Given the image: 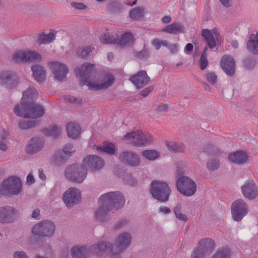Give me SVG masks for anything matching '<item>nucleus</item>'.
Here are the masks:
<instances>
[{"mask_svg":"<svg viewBox=\"0 0 258 258\" xmlns=\"http://www.w3.org/2000/svg\"><path fill=\"white\" fill-rule=\"evenodd\" d=\"M0 80L2 85L11 88L15 85V76L11 71H3L0 74Z\"/></svg>","mask_w":258,"mask_h":258,"instance_id":"obj_25","label":"nucleus"},{"mask_svg":"<svg viewBox=\"0 0 258 258\" xmlns=\"http://www.w3.org/2000/svg\"><path fill=\"white\" fill-rule=\"evenodd\" d=\"M241 189L243 196L249 200L254 199L258 195L257 186L253 180H246Z\"/></svg>","mask_w":258,"mask_h":258,"instance_id":"obj_15","label":"nucleus"},{"mask_svg":"<svg viewBox=\"0 0 258 258\" xmlns=\"http://www.w3.org/2000/svg\"><path fill=\"white\" fill-rule=\"evenodd\" d=\"M163 31L170 34H177L184 32V26L179 22H175L166 26Z\"/></svg>","mask_w":258,"mask_h":258,"instance_id":"obj_31","label":"nucleus"},{"mask_svg":"<svg viewBox=\"0 0 258 258\" xmlns=\"http://www.w3.org/2000/svg\"><path fill=\"white\" fill-rule=\"evenodd\" d=\"M228 159L233 163L242 164L247 161V155L243 151H237L229 154Z\"/></svg>","mask_w":258,"mask_h":258,"instance_id":"obj_29","label":"nucleus"},{"mask_svg":"<svg viewBox=\"0 0 258 258\" xmlns=\"http://www.w3.org/2000/svg\"><path fill=\"white\" fill-rule=\"evenodd\" d=\"M89 247L90 253L96 254L98 256H103L110 252L113 245L109 242L101 241Z\"/></svg>","mask_w":258,"mask_h":258,"instance_id":"obj_14","label":"nucleus"},{"mask_svg":"<svg viewBox=\"0 0 258 258\" xmlns=\"http://www.w3.org/2000/svg\"><path fill=\"white\" fill-rule=\"evenodd\" d=\"M134 37L131 32H126L123 34L120 38H117V44L121 45H125L133 41Z\"/></svg>","mask_w":258,"mask_h":258,"instance_id":"obj_37","label":"nucleus"},{"mask_svg":"<svg viewBox=\"0 0 258 258\" xmlns=\"http://www.w3.org/2000/svg\"><path fill=\"white\" fill-rule=\"evenodd\" d=\"M246 48L252 53L258 54V40L256 38H253L252 35L247 42Z\"/></svg>","mask_w":258,"mask_h":258,"instance_id":"obj_35","label":"nucleus"},{"mask_svg":"<svg viewBox=\"0 0 258 258\" xmlns=\"http://www.w3.org/2000/svg\"><path fill=\"white\" fill-rule=\"evenodd\" d=\"M55 226L53 222L42 220L35 224L32 228V233L37 241L51 237L54 234Z\"/></svg>","mask_w":258,"mask_h":258,"instance_id":"obj_3","label":"nucleus"},{"mask_svg":"<svg viewBox=\"0 0 258 258\" xmlns=\"http://www.w3.org/2000/svg\"><path fill=\"white\" fill-rule=\"evenodd\" d=\"M43 145V141L41 138H32L26 147V151L29 154H35L42 150Z\"/></svg>","mask_w":258,"mask_h":258,"instance_id":"obj_22","label":"nucleus"},{"mask_svg":"<svg viewBox=\"0 0 258 258\" xmlns=\"http://www.w3.org/2000/svg\"><path fill=\"white\" fill-rule=\"evenodd\" d=\"M165 47L168 48L172 53H176L178 51V46L176 44H170L167 41Z\"/></svg>","mask_w":258,"mask_h":258,"instance_id":"obj_58","label":"nucleus"},{"mask_svg":"<svg viewBox=\"0 0 258 258\" xmlns=\"http://www.w3.org/2000/svg\"><path fill=\"white\" fill-rule=\"evenodd\" d=\"M62 198L67 207L71 208L81 201V192L76 187H70L63 193Z\"/></svg>","mask_w":258,"mask_h":258,"instance_id":"obj_13","label":"nucleus"},{"mask_svg":"<svg viewBox=\"0 0 258 258\" xmlns=\"http://www.w3.org/2000/svg\"><path fill=\"white\" fill-rule=\"evenodd\" d=\"M130 80L138 88H143L150 82V78L145 71H141L136 75L132 76Z\"/></svg>","mask_w":258,"mask_h":258,"instance_id":"obj_21","label":"nucleus"},{"mask_svg":"<svg viewBox=\"0 0 258 258\" xmlns=\"http://www.w3.org/2000/svg\"><path fill=\"white\" fill-rule=\"evenodd\" d=\"M14 258H29L24 251H17L14 254Z\"/></svg>","mask_w":258,"mask_h":258,"instance_id":"obj_61","label":"nucleus"},{"mask_svg":"<svg viewBox=\"0 0 258 258\" xmlns=\"http://www.w3.org/2000/svg\"><path fill=\"white\" fill-rule=\"evenodd\" d=\"M135 54L137 58L143 60H147L150 56L149 50L145 47L141 51H136Z\"/></svg>","mask_w":258,"mask_h":258,"instance_id":"obj_48","label":"nucleus"},{"mask_svg":"<svg viewBox=\"0 0 258 258\" xmlns=\"http://www.w3.org/2000/svg\"><path fill=\"white\" fill-rule=\"evenodd\" d=\"M220 161L217 158L212 159L207 163L208 169L211 171L217 170L220 167Z\"/></svg>","mask_w":258,"mask_h":258,"instance_id":"obj_43","label":"nucleus"},{"mask_svg":"<svg viewBox=\"0 0 258 258\" xmlns=\"http://www.w3.org/2000/svg\"><path fill=\"white\" fill-rule=\"evenodd\" d=\"M31 70L33 76L36 81L41 82L44 80L45 71L42 67L38 65L34 66L32 67Z\"/></svg>","mask_w":258,"mask_h":258,"instance_id":"obj_33","label":"nucleus"},{"mask_svg":"<svg viewBox=\"0 0 258 258\" xmlns=\"http://www.w3.org/2000/svg\"><path fill=\"white\" fill-rule=\"evenodd\" d=\"M206 255L199 248H195L191 254V258H205Z\"/></svg>","mask_w":258,"mask_h":258,"instance_id":"obj_53","label":"nucleus"},{"mask_svg":"<svg viewBox=\"0 0 258 258\" xmlns=\"http://www.w3.org/2000/svg\"><path fill=\"white\" fill-rule=\"evenodd\" d=\"M248 212V206L242 200L234 201L231 205V214L233 219L240 221Z\"/></svg>","mask_w":258,"mask_h":258,"instance_id":"obj_11","label":"nucleus"},{"mask_svg":"<svg viewBox=\"0 0 258 258\" xmlns=\"http://www.w3.org/2000/svg\"><path fill=\"white\" fill-rule=\"evenodd\" d=\"M99 208L96 210L95 217L100 221L105 222L108 220V214L112 210L104 201L99 200Z\"/></svg>","mask_w":258,"mask_h":258,"instance_id":"obj_23","label":"nucleus"},{"mask_svg":"<svg viewBox=\"0 0 258 258\" xmlns=\"http://www.w3.org/2000/svg\"><path fill=\"white\" fill-rule=\"evenodd\" d=\"M100 201H104L110 208L118 210L125 204V197L119 191H110L102 195L100 197Z\"/></svg>","mask_w":258,"mask_h":258,"instance_id":"obj_7","label":"nucleus"},{"mask_svg":"<svg viewBox=\"0 0 258 258\" xmlns=\"http://www.w3.org/2000/svg\"><path fill=\"white\" fill-rule=\"evenodd\" d=\"M42 132L46 136L56 138L60 135L61 128L59 126L53 125L50 127L44 128Z\"/></svg>","mask_w":258,"mask_h":258,"instance_id":"obj_36","label":"nucleus"},{"mask_svg":"<svg viewBox=\"0 0 258 258\" xmlns=\"http://www.w3.org/2000/svg\"><path fill=\"white\" fill-rule=\"evenodd\" d=\"M219 33L217 30L212 31L207 29L203 30L202 36L206 39L209 48H213L216 45V39L218 38Z\"/></svg>","mask_w":258,"mask_h":258,"instance_id":"obj_24","label":"nucleus"},{"mask_svg":"<svg viewBox=\"0 0 258 258\" xmlns=\"http://www.w3.org/2000/svg\"><path fill=\"white\" fill-rule=\"evenodd\" d=\"M144 10L140 7L133 9L130 11V16L132 19H138L143 16Z\"/></svg>","mask_w":258,"mask_h":258,"instance_id":"obj_49","label":"nucleus"},{"mask_svg":"<svg viewBox=\"0 0 258 258\" xmlns=\"http://www.w3.org/2000/svg\"><path fill=\"white\" fill-rule=\"evenodd\" d=\"M71 5L72 7L78 10H84L86 9L85 5L82 3L72 2Z\"/></svg>","mask_w":258,"mask_h":258,"instance_id":"obj_57","label":"nucleus"},{"mask_svg":"<svg viewBox=\"0 0 258 258\" xmlns=\"http://www.w3.org/2000/svg\"><path fill=\"white\" fill-rule=\"evenodd\" d=\"M208 64V61L207 58V56L204 55V56H201L200 59V69L202 70H204L207 67Z\"/></svg>","mask_w":258,"mask_h":258,"instance_id":"obj_55","label":"nucleus"},{"mask_svg":"<svg viewBox=\"0 0 258 258\" xmlns=\"http://www.w3.org/2000/svg\"><path fill=\"white\" fill-rule=\"evenodd\" d=\"M122 176L123 182L126 184L135 186L137 184L136 179L130 173H126Z\"/></svg>","mask_w":258,"mask_h":258,"instance_id":"obj_45","label":"nucleus"},{"mask_svg":"<svg viewBox=\"0 0 258 258\" xmlns=\"http://www.w3.org/2000/svg\"><path fill=\"white\" fill-rule=\"evenodd\" d=\"M212 258H231L230 250L223 247L218 250Z\"/></svg>","mask_w":258,"mask_h":258,"instance_id":"obj_39","label":"nucleus"},{"mask_svg":"<svg viewBox=\"0 0 258 258\" xmlns=\"http://www.w3.org/2000/svg\"><path fill=\"white\" fill-rule=\"evenodd\" d=\"M50 68L53 71L55 78L59 81L66 78L68 73L67 67L65 64L57 61L52 62Z\"/></svg>","mask_w":258,"mask_h":258,"instance_id":"obj_20","label":"nucleus"},{"mask_svg":"<svg viewBox=\"0 0 258 258\" xmlns=\"http://www.w3.org/2000/svg\"><path fill=\"white\" fill-rule=\"evenodd\" d=\"M36 95V89L30 87L23 93L21 103L15 107L14 113L19 116L25 118H37L42 117L45 113V109L40 104L33 102Z\"/></svg>","mask_w":258,"mask_h":258,"instance_id":"obj_1","label":"nucleus"},{"mask_svg":"<svg viewBox=\"0 0 258 258\" xmlns=\"http://www.w3.org/2000/svg\"><path fill=\"white\" fill-rule=\"evenodd\" d=\"M132 236L127 232L119 234L116 238L113 247L117 249L119 251H124L131 244Z\"/></svg>","mask_w":258,"mask_h":258,"instance_id":"obj_16","label":"nucleus"},{"mask_svg":"<svg viewBox=\"0 0 258 258\" xmlns=\"http://www.w3.org/2000/svg\"><path fill=\"white\" fill-rule=\"evenodd\" d=\"M168 106L166 104H162L156 106V109L159 112H163L167 110Z\"/></svg>","mask_w":258,"mask_h":258,"instance_id":"obj_62","label":"nucleus"},{"mask_svg":"<svg viewBox=\"0 0 258 258\" xmlns=\"http://www.w3.org/2000/svg\"><path fill=\"white\" fill-rule=\"evenodd\" d=\"M70 157L69 153H66L63 151L58 150L53 155L52 161L55 165L61 166L64 164Z\"/></svg>","mask_w":258,"mask_h":258,"instance_id":"obj_28","label":"nucleus"},{"mask_svg":"<svg viewBox=\"0 0 258 258\" xmlns=\"http://www.w3.org/2000/svg\"><path fill=\"white\" fill-rule=\"evenodd\" d=\"M133 139L132 144L135 146H141L151 142L152 139L150 135L146 132L138 130L126 134L124 137V140Z\"/></svg>","mask_w":258,"mask_h":258,"instance_id":"obj_9","label":"nucleus"},{"mask_svg":"<svg viewBox=\"0 0 258 258\" xmlns=\"http://www.w3.org/2000/svg\"><path fill=\"white\" fill-rule=\"evenodd\" d=\"M64 100L67 102L74 103L76 104H80L82 102L81 100L71 96H67L64 97Z\"/></svg>","mask_w":258,"mask_h":258,"instance_id":"obj_56","label":"nucleus"},{"mask_svg":"<svg viewBox=\"0 0 258 258\" xmlns=\"http://www.w3.org/2000/svg\"><path fill=\"white\" fill-rule=\"evenodd\" d=\"M208 82L212 85L217 84V76L213 72H208L205 75Z\"/></svg>","mask_w":258,"mask_h":258,"instance_id":"obj_51","label":"nucleus"},{"mask_svg":"<svg viewBox=\"0 0 258 258\" xmlns=\"http://www.w3.org/2000/svg\"><path fill=\"white\" fill-rule=\"evenodd\" d=\"M41 59V55L34 51H19L13 56V59L16 63L39 61Z\"/></svg>","mask_w":258,"mask_h":258,"instance_id":"obj_10","label":"nucleus"},{"mask_svg":"<svg viewBox=\"0 0 258 258\" xmlns=\"http://www.w3.org/2000/svg\"><path fill=\"white\" fill-rule=\"evenodd\" d=\"M122 252V251H119L117 249L112 247L111 250L109 252L111 253L109 258H122L120 255Z\"/></svg>","mask_w":258,"mask_h":258,"instance_id":"obj_54","label":"nucleus"},{"mask_svg":"<svg viewBox=\"0 0 258 258\" xmlns=\"http://www.w3.org/2000/svg\"><path fill=\"white\" fill-rule=\"evenodd\" d=\"M83 165L85 167H89L93 171L99 170L103 165V160L96 155H89L84 159Z\"/></svg>","mask_w":258,"mask_h":258,"instance_id":"obj_17","label":"nucleus"},{"mask_svg":"<svg viewBox=\"0 0 258 258\" xmlns=\"http://www.w3.org/2000/svg\"><path fill=\"white\" fill-rule=\"evenodd\" d=\"M256 63L255 57L248 56L243 61V66L247 70L252 69Z\"/></svg>","mask_w":258,"mask_h":258,"instance_id":"obj_41","label":"nucleus"},{"mask_svg":"<svg viewBox=\"0 0 258 258\" xmlns=\"http://www.w3.org/2000/svg\"><path fill=\"white\" fill-rule=\"evenodd\" d=\"M166 145L168 149L173 153H179L182 152L183 148L180 146H177L175 142H166Z\"/></svg>","mask_w":258,"mask_h":258,"instance_id":"obj_46","label":"nucleus"},{"mask_svg":"<svg viewBox=\"0 0 258 258\" xmlns=\"http://www.w3.org/2000/svg\"><path fill=\"white\" fill-rule=\"evenodd\" d=\"M176 184L178 190L185 196H191L196 192V182L187 176H182L178 178Z\"/></svg>","mask_w":258,"mask_h":258,"instance_id":"obj_8","label":"nucleus"},{"mask_svg":"<svg viewBox=\"0 0 258 258\" xmlns=\"http://www.w3.org/2000/svg\"><path fill=\"white\" fill-rule=\"evenodd\" d=\"M124 8V6L117 2H112L107 6V10L111 13H119Z\"/></svg>","mask_w":258,"mask_h":258,"instance_id":"obj_38","label":"nucleus"},{"mask_svg":"<svg viewBox=\"0 0 258 258\" xmlns=\"http://www.w3.org/2000/svg\"><path fill=\"white\" fill-rule=\"evenodd\" d=\"M152 44L157 50H158L160 48L161 46H166V44H167V41L160 40L159 39L156 38L152 40Z\"/></svg>","mask_w":258,"mask_h":258,"instance_id":"obj_52","label":"nucleus"},{"mask_svg":"<svg viewBox=\"0 0 258 258\" xmlns=\"http://www.w3.org/2000/svg\"><path fill=\"white\" fill-rule=\"evenodd\" d=\"M143 155L147 159L154 160L158 158L159 153L155 150H148L143 152Z\"/></svg>","mask_w":258,"mask_h":258,"instance_id":"obj_42","label":"nucleus"},{"mask_svg":"<svg viewBox=\"0 0 258 258\" xmlns=\"http://www.w3.org/2000/svg\"><path fill=\"white\" fill-rule=\"evenodd\" d=\"M80 126L75 123L70 122L67 125V131L69 137L73 139L77 138L80 133Z\"/></svg>","mask_w":258,"mask_h":258,"instance_id":"obj_34","label":"nucleus"},{"mask_svg":"<svg viewBox=\"0 0 258 258\" xmlns=\"http://www.w3.org/2000/svg\"><path fill=\"white\" fill-rule=\"evenodd\" d=\"M153 86H149L140 92V95L143 97L147 96L153 90Z\"/></svg>","mask_w":258,"mask_h":258,"instance_id":"obj_59","label":"nucleus"},{"mask_svg":"<svg viewBox=\"0 0 258 258\" xmlns=\"http://www.w3.org/2000/svg\"><path fill=\"white\" fill-rule=\"evenodd\" d=\"M120 161L132 166H137L140 164V157L133 152L125 151L119 154Z\"/></svg>","mask_w":258,"mask_h":258,"instance_id":"obj_18","label":"nucleus"},{"mask_svg":"<svg viewBox=\"0 0 258 258\" xmlns=\"http://www.w3.org/2000/svg\"><path fill=\"white\" fill-rule=\"evenodd\" d=\"M66 178L74 182L82 183L87 175V167L82 164L74 163L68 165L64 170Z\"/></svg>","mask_w":258,"mask_h":258,"instance_id":"obj_5","label":"nucleus"},{"mask_svg":"<svg viewBox=\"0 0 258 258\" xmlns=\"http://www.w3.org/2000/svg\"><path fill=\"white\" fill-rule=\"evenodd\" d=\"M159 212L165 214H168L171 213L170 209L165 206L161 207L159 209Z\"/></svg>","mask_w":258,"mask_h":258,"instance_id":"obj_64","label":"nucleus"},{"mask_svg":"<svg viewBox=\"0 0 258 258\" xmlns=\"http://www.w3.org/2000/svg\"><path fill=\"white\" fill-rule=\"evenodd\" d=\"M73 147V146L71 144H67L64 147L63 149L61 150V151H64L66 153H69L70 156L72 155L73 151H71Z\"/></svg>","mask_w":258,"mask_h":258,"instance_id":"obj_60","label":"nucleus"},{"mask_svg":"<svg viewBox=\"0 0 258 258\" xmlns=\"http://www.w3.org/2000/svg\"><path fill=\"white\" fill-rule=\"evenodd\" d=\"M71 253L74 258H86L90 254V247L75 246L71 248Z\"/></svg>","mask_w":258,"mask_h":258,"instance_id":"obj_26","label":"nucleus"},{"mask_svg":"<svg viewBox=\"0 0 258 258\" xmlns=\"http://www.w3.org/2000/svg\"><path fill=\"white\" fill-rule=\"evenodd\" d=\"M76 72L81 78L80 84L83 86L87 83V86L90 90L95 91L101 90L108 88L111 86L114 81V78L111 74H107L105 77L106 81L101 84H95L91 82L94 78V66L90 63L86 62L80 67L76 69Z\"/></svg>","mask_w":258,"mask_h":258,"instance_id":"obj_2","label":"nucleus"},{"mask_svg":"<svg viewBox=\"0 0 258 258\" xmlns=\"http://www.w3.org/2000/svg\"><path fill=\"white\" fill-rule=\"evenodd\" d=\"M38 123L37 120H22L19 123V127L22 129H28L36 125Z\"/></svg>","mask_w":258,"mask_h":258,"instance_id":"obj_47","label":"nucleus"},{"mask_svg":"<svg viewBox=\"0 0 258 258\" xmlns=\"http://www.w3.org/2000/svg\"><path fill=\"white\" fill-rule=\"evenodd\" d=\"M18 217L19 212L13 207L6 206L0 207V223H12Z\"/></svg>","mask_w":258,"mask_h":258,"instance_id":"obj_12","label":"nucleus"},{"mask_svg":"<svg viewBox=\"0 0 258 258\" xmlns=\"http://www.w3.org/2000/svg\"><path fill=\"white\" fill-rule=\"evenodd\" d=\"M35 182V179L32 173H30L27 176L26 183L31 185Z\"/></svg>","mask_w":258,"mask_h":258,"instance_id":"obj_63","label":"nucleus"},{"mask_svg":"<svg viewBox=\"0 0 258 258\" xmlns=\"http://www.w3.org/2000/svg\"><path fill=\"white\" fill-rule=\"evenodd\" d=\"M21 188L20 179L11 176L0 184V196L17 195L21 192Z\"/></svg>","mask_w":258,"mask_h":258,"instance_id":"obj_6","label":"nucleus"},{"mask_svg":"<svg viewBox=\"0 0 258 258\" xmlns=\"http://www.w3.org/2000/svg\"><path fill=\"white\" fill-rule=\"evenodd\" d=\"M221 66L224 72L228 76H232L235 73V61L229 55H223L221 59Z\"/></svg>","mask_w":258,"mask_h":258,"instance_id":"obj_19","label":"nucleus"},{"mask_svg":"<svg viewBox=\"0 0 258 258\" xmlns=\"http://www.w3.org/2000/svg\"><path fill=\"white\" fill-rule=\"evenodd\" d=\"M181 206L179 204L174 208V213L176 217L179 220L186 222L187 221V217L186 215L181 213Z\"/></svg>","mask_w":258,"mask_h":258,"instance_id":"obj_44","label":"nucleus"},{"mask_svg":"<svg viewBox=\"0 0 258 258\" xmlns=\"http://www.w3.org/2000/svg\"><path fill=\"white\" fill-rule=\"evenodd\" d=\"M100 41L104 44H117V38H115L109 33L102 34L100 37Z\"/></svg>","mask_w":258,"mask_h":258,"instance_id":"obj_40","label":"nucleus"},{"mask_svg":"<svg viewBox=\"0 0 258 258\" xmlns=\"http://www.w3.org/2000/svg\"><path fill=\"white\" fill-rule=\"evenodd\" d=\"M56 33L54 30H51L47 35L44 33L39 34L37 38L38 42L40 44H47L52 42L56 37Z\"/></svg>","mask_w":258,"mask_h":258,"instance_id":"obj_32","label":"nucleus"},{"mask_svg":"<svg viewBox=\"0 0 258 258\" xmlns=\"http://www.w3.org/2000/svg\"><path fill=\"white\" fill-rule=\"evenodd\" d=\"M197 248H200L206 255H209L214 249V241L210 238L201 239Z\"/></svg>","mask_w":258,"mask_h":258,"instance_id":"obj_27","label":"nucleus"},{"mask_svg":"<svg viewBox=\"0 0 258 258\" xmlns=\"http://www.w3.org/2000/svg\"><path fill=\"white\" fill-rule=\"evenodd\" d=\"M95 51L94 48L91 46H87L78 49L77 50V54L81 58L87 59L92 57Z\"/></svg>","mask_w":258,"mask_h":258,"instance_id":"obj_30","label":"nucleus"},{"mask_svg":"<svg viewBox=\"0 0 258 258\" xmlns=\"http://www.w3.org/2000/svg\"><path fill=\"white\" fill-rule=\"evenodd\" d=\"M101 150L108 154H113L115 152L114 145L111 143H106L103 145Z\"/></svg>","mask_w":258,"mask_h":258,"instance_id":"obj_50","label":"nucleus"},{"mask_svg":"<svg viewBox=\"0 0 258 258\" xmlns=\"http://www.w3.org/2000/svg\"><path fill=\"white\" fill-rule=\"evenodd\" d=\"M150 192L154 199L166 203L169 200L171 189L165 181L154 180L151 183Z\"/></svg>","mask_w":258,"mask_h":258,"instance_id":"obj_4","label":"nucleus"}]
</instances>
